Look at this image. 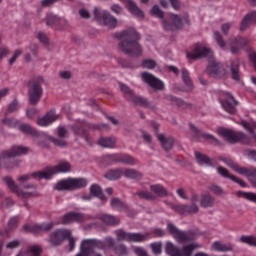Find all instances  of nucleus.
Here are the masks:
<instances>
[{
    "mask_svg": "<svg viewBox=\"0 0 256 256\" xmlns=\"http://www.w3.org/2000/svg\"><path fill=\"white\" fill-rule=\"evenodd\" d=\"M4 183H6L8 189L12 191V193H15L18 197H21L22 199H31V197H37L39 195V192H37V188L35 185L30 184L24 187V189H32V191L29 190H20L19 186L15 184L13 179L11 177L6 176L3 178Z\"/></svg>",
    "mask_w": 256,
    "mask_h": 256,
    "instance_id": "nucleus-7",
    "label": "nucleus"
},
{
    "mask_svg": "<svg viewBox=\"0 0 256 256\" xmlns=\"http://www.w3.org/2000/svg\"><path fill=\"white\" fill-rule=\"evenodd\" d=\"M133 251L137 256H147V250L143 247L136 246L133 248Z\"/></svg>",
    "mask_w": 256,
    "mask_h": 256,
    "instance_id": "nucleus-63",
    "label": "nucleus"
},
{
    "mask_svg": "<svg viewBox=\"0 0 256 256\" xmlns=\"http://www.w3.org/2000/svg\"><path fill=\"white\" fill-rule=\"evenodd\" d=\"M68 237H71V230L69 229H58L51 233L48 241L53 247H57L65 241Z\"/></svg>",
    "mask_w": 256,
    "mask_h": 256,
    "instance_id": "nucleus-13",
    "label": "nucleus"
},
{
    "mask_svg": "<svg viewBox=\"0 0 256 256\" xmlns=\"http://www.w3.org/2000/svg\"><path fill=\"white\" fill-rule=\"evenodd\" d=\"M156 137L165 151H171V149H173L175 143L173 137L165 136V134H156Z\"/></svg>",
    "mask_w": 256,
    "mask_h": 256,
    "instance_id": "nucleus-22",
    "label": "nucleus"
},
{
    "mask_svg": "<svg viewBox=\"0 0 256 256\" xmlns=\"http://www.w3.org/2000/svg\"><path fill=\"white\" fill-rule=\"evenodd\" d=\"M217 173L221 175V177H224V179H231V177H233V175H231L229 173V170H227L225 167L223 166H218L217 167Z\"/></svg>",
    "mask_w": 256,
    "mask_h": 256,
    "instance_id": "nucleus-48",
    "label": "nucleus"
},
{
    "mask_svg": "<svg viewBox=\"0 0 256 256\" xmlns=\"http://www.w3.org/2000/svg\"><path fill=\"white\" fill-rule=\"evenodd\" d=\"M174 211H176V213H180V215H185V213L195 215V213L199 212V206L195 204H192L190 206L176 205L174 206Z\"/></svg>",
    "mask_w": 256,
    "mask_h": 256,
    "instance_id": "nucleus-21",
    "label": "nucleus"
},
{
    "mask_svg": "<svg viewBox=\"0 0 256 256\" xmlns=\"http://www.w3.org/2000/svg\"><path fill=\"white\" fill-rule=\"evenodd\" d=\"M201 135L203 139H205V141H209V143H213L214 145L219 144V140H217V138H215V136H213L212 134L202 133Z\"/></svg>",
    "mask_w": 256,
    "mask_h": 256,
    "instance_id": "nucleus-55",
    "label": "nucleus"
},
{
    "mask_svg": "<svg viewBox=\"0 0 256 256\" xmlns=\"http://www.w3.org/2000/svg\"><path fill=\"white\" fill-rule=\"evenodd\" d=\"M9 159H11V153H9L8 151L2 152L0 154V167H3V165H7V161H9Z\"/></svg>",
    "mask_w": 256,
    "mask_h": 256,
    "instance_id": "nucleus-52",
    "label": "nucleus"
},
{
    "mask_svg": "<svg viewBox=\"0 0 256 256\" xmlns=\"http://www.w3.org/2000/svg\"><path fill=\"white\" fill-rule=\"evenodd\" d=\"M223 161L224 163H226V165H228V167H231V169H233L234 171H236V173H239V175H241L243 167H240L231 160L224 159Z\"/></svg>",
    "mask_w": 256,
    "mask_h": 256,
    "instance_id": "nucleus-50",
    "label": "nucleus"
},
{
    "mask_svg": "<svg viewBox=\"0 0 256 256\" xmlns=\"http://www.w3.org/2000/svg\"><path fill=\"white\" fill-rule=\"evenodd\" d=\"M111 205L114 209H118V211H122V209H125V205L122 203L121 200L117 198L111 200Z\"/></svg>",
    "mask_w": 256,
    "mask_h": 256,
    "instance_id": "nucleus-54",
    "label": "nucleus"
},
{
    "mask_svg": "<svg viewBox=\"0 0 256 256\" xmlns=\"http://www.w3.org/2000/svg\"><path fill=\"white\" fill-rule=\"evenodd\" d=\"M59 119V114L55 113V111H50L46 113L45 116L38 118L37 125L40 127H49L52 123H55L56 120Z\"/></svg>",
    "mask_w": 256,
    "mask_h": 256,
    "instance_id": "nucleus-19",
    "label": "nucleus"
},
{
    "mask_svg": "<svg viewBox=\"0 0 256 256\" xmlns=\"http://www.w3.org/2000/svg\"><path fill=\"white\" fill-rule=\"evenodd\" d=\"M9 153L10 157H18L19 155H27L28 149L23 146H14Z\"/></svg>",
    "mask_w": 256,
    "mask_h": 256,
    "instance_id": "nucleus-37",
    "label": "nucleus"
},
{
    "mask_svg": "<svg viewBox=\"0 0 256 256\" xmlns=\"http://www.w3.org/2000/svg\"><path fill=\"white\" fill-rule=\"evenodd\" d=\"M104 177L109 179V181H117V179H121V177H123V169L118 168L115 170H110L104 175Z\"/></svg>",
    "mask_w": 256,
    "mask_h": 256,
    "instance_id": "nucleus-30",
    "label": "nucleus"
},
{
    "mask_svg": "<svg viewBox=\"0 0 256 256\" xmlns=\"http://www.w3.org/2000/svg\"><path fill=\"white\" fill-rule=\"evenodd\" d=\"M90 193H91V195H94V197H98V199L105 201V196L103 195V190H101V187H99L98 185L93 184L90 187Z\"/></svg>",
    "mask_w": 256,
    "mask_h": 256,
    "instance_id": "nucleus-39",
    "label": "nucleus"
},
{
    "mask_svg": "<svg viewBox=\"0 0 256 256\" xmlns=\"http://www.w3.org/2000/svg\"><path fill=\"white\" fill-rule=\"evenodd\" d=\"M182 81L186 85V91H193V80L189 76V70L183 68L181 71Z\"/></svg>",
    "mask_w": 256,
    "mask_h": 256,
    "instance_id": "nucleus-28",
    "label": "nucleus"
},
{
    "mask_svg": "<svg viewBox=\"0 0 256 256\" xmlns=\"http://www.w3.org/2000/svg\"><path fill=\"white\" fill-rule=\"evenodd\" d=\"M213 39L218 47L222 49V51H227V49H230V53H232V55H237V53L241 51V48L245 47V45L249 43L246 39L241 37L231 38L227 42L223 38L221 32L217 30L213 32Z\"/></svg>",
    "mask_w": 256,
    "mask_h": 256,
    "instance_id": "nucleus-4",
    "label": "nucleus"
},
{
    "mask_svg": "<svg viewBox=\"0 0 256 256\" xmlns=\"http://www.w3.org/2000/svg\"><path fill=\"white\" fill-rule=\"evenodd\" d=\"M123 175L127 177V179H141V177H143L141 172L131 168L123 169Z\"/></svg>",
    "mask_w": 256,
    "mask_h": 256,
    "instance_id": "nucleus-33",
    "label": "nucleus"
},
{
    "mask_svg": "<svg viewBox=\"0 0 256 256\" xmlns=\"http://www.w3.org/2000/svg\"><path fill=\"white\" fill-rule=\"evenodd\" d=\"M37 39L40 43H43L44 45H49V38L47 37V35H45V33L38 32Z\"/></svg>",
    "mask_w": 256,
    "mask_h": 256,
    "instance_id": "nucleus-61",
    "label": "nucleus"
},
{
    "mask_svg": "<svg viewBox=\"0 0 256 256\" xmlns=\"http://www.w3.org/2000/svg\"><path fill=\"white\" fill-rule=\"evenodd\" d=\"M94 17L98 21L102 19L104 25L108 27V29H115V27H117V19L115 18V16L111 15V13H109V11L107 10L101 12V10L98 7H95Z\"/></svg>",
    "mask_w": 256,
    "mask_h": 256,
    "instance_id": "nucleus-12",
    "label": "nucleus"
},
{
    "mask_svg": "<svg viewBox=\"0 0 256 256\" xmlns=\"http://www.w3.org/2000/svg\"><path fill=\"white\" fill-rule=\"evenodd\" d=\"M150 189L157 197H167V190H165V188L159 184L150 186Z\"/></svg>",
    "mask_w": 256,
    "mask_h": 256,
    "instance_id": "nucleus-36",
    "label": "nucleus"
},
{
    "mask_svg": "<svg viewBox=\"0 0 256 256\" xmlns=\"http://www.w3.org/2000/svg\"><path fill=\"white\" fill-rule=\"evenodd\" d=\"M129 101H132V103H135L136 105H141L142 107H151V102L147 101L146 98L135 94L132 95V98Z\"/></svg>",
    "mask_w": 256,
    "mask_h": 256,
    "instance_id": "nucleus-35",
    "label": "nucleus"
},
{
    "mask_svg": "<svg viewBox=\"0 0 256 256\" xmlns=\"http://www.w3.org/2000/svg\"><path fill=\"white\" fill-rule=\"evenodd\" d=\"M189 23V15L185 14L184 17H181L179 14L171 13L168 18L162 20V28L164 31H181Z\"/></svg>",
    "mask_w": 256,
    "mask_h": 256,
    "instance_id": "nucleus-6",
    "label": "nucleus"
},
{
    "mask_svg": "<svg viewBox=\"0 0 256 256\" xmlns=\"http://www.w3.org/2000/svg\"><path fill=\"white\" fill-rule=\"evenodd\" d=\"M21 246V241L12 240L6 244V249H17Z\"/></svg>",
    "mask_w": 256,
    "mask_h": 256,
    "instance_id": "nucleus-62",
    "label": "nucleus"
},
{
    "mask_svg": "<svg viewBox=\"0 0 256 256\" xmlns=\"http://www.w3.org/2000/svg\"><path fill=\"white\" fill-rule=\"evenodd\" d=\"M29 101L32 105H37L41 95H43V88L38 82H32L28 89Z\"/></svg>",
    "mask_w": 256,
    "mask_h": 256,
    "instance_id": "nucleus-16",
    "label": "nucleus"
},
{
    "mask_svg": "<svg viewBox=\"0 0 256 256\" xmlns=\"http://www.w3.org/2000/svg\"><path fill=\"white\" fill-rule=\"evenodd\" d=\"M21 55H23V50L21 49L15 50L12 57L9 59V64L13 65V63H15V61H17V59H19Z\"/></svg>",
    "mask_w": 256,
    "mask_h": 256,
    "instance_id": "nucleus-57",
    "label": "nucleus"
},
{
    "mask_svg": "<svg viewBox=\"0 0 256 256\" xmlns=\"http://www.w3.org/2000/svg\"><path fill=\"white\" fill-rule=\"evenodd\" d=\"M83 221V214L70 212L63 216L62 218V225H71V223H79Z\"/></svg>",
    "mask_w": 256,
    "mask_h": 256,
    "instance_id": "nucleus-20",
    "label": "nucleus"
},
{
    "mask_svg": "<svg viewBox=\"0 0 256 256\" xmlns=\"http://www.w3.org/2000/svg\"><path fill=\"white\" fill-rule=\"evenodd\" d=\"M110 10L112 11V13H115V15H123V11H124L121 5L119 4H113L110 7Z\"/></svg>",
    "mask_w": 256,
    "mask_h": 256,
    "instance_id": "nucleus-60",
    "label": "nucleus"
},
{
    "mask_svg": "<svg viewBox=\"0 0 256 256\" xmlns=\"http://www.w3.org/2000/svg\"><path fill=\"white\" fill-rule=\"evenodd\" d=\"M87 187V180L85 178H67L60 180L55 184L56 191H75Z\"/></svg>",
    "mask_w": 256,
    "mask_h": 256,
    "instance_id": "nucleus-9",
    "label": "nucleus"
},
{
    "mask_svg": "<svg viewBox=\"0 0 256 256\" xmlns=\"http://www.w3.org/2000/svg\"><path fill=\"white\" fill-rule=\"evenodd\" d=\"M174 103L178 105L179 107H183V109H189L191 107V104L185 102L183 99L180 98H172Z\"/></svg>",
    "mask_w": 256,
    "mask_h": 256,
    "instance_id": "nucleus-56",
    "label": "nucleus"
},
{
    "mask_svg": "<svg viewBox=\"0 0 256 256\" xmlns=\"http://www.w3.org/2000/svg\"><path fill=\"white\" fill-rule=\"evenodd\" d=\"M150 13L151 15H154V17H158V19H163V17H165V13L161 10L159 5H154L150 10Z\"/></svg>",
    "mask_w": 256,
    "mask_h": 256,
    "instance_id": "nucleus-45",
    "label": "nucleus"
},
{
    "mask_svg": "<svg viewBox=\"0 0 256 256\" xmlns=\"http://www.w3.org/2000/svg\"><path fill=\"white\" fill-rule=\"evenodd\" d=\"M99 251H105V243L97 239H84L80 244V254L77 256H103V253Z\"/></svg>",
    "mask_w": 256,
    "mask_h": 256,
    "instance_id": "nucleus-5",
    "label": "nucleus"
},
{
    "mask_svg": "<svg viewBox=\"0 0 256 256\" xmlns=\"http://www.w3.org/2000/svg\"><path fill=\"white\" fill-rule=\"evenodd\" d=\"M142 80L145 81V83H147L155 91H161L165 87L163 81L159 80L157 77H154L151 73L143 72Z\"/></svg>",
    "mask_w": 256,
    "mask_h": 256,
    "instance_id": "nucleus-17",
    "label": "nucleus"
},
{
    "mask_svg": "<svg viewBox=\"0 0 256 256\" xmlns=\"http://www.w3.org/2000/svg\"><path fill=\"white\" fill-rule=\"evenodd\" d=\"M117 241H127L128 243H141L149 237V233L140 234V233H129L123 230H116L115 232Z\"/></svg>",
    "mask_w": 256,
    "mask_h": 256,
    "instance_id": "nucleus-11",
    "label": "nucleus"
},
{
    "mask_svg": "<svg viewBox=\"0 0 256 256\" xmlns=\"http://www.w3.org/2000/svg\"><path fill=\"white\" fill-rule=\"evenodd\" d=\"M19 129L20 131H22V133H25L26 135H32L33 137H45V139H47L48 141H52V143H54V145H57L58 147H67L66 141L55 139L45 132L39 134V132H37V130H35V128H33L29 124H22L19 126Z\"/></svg>",
    "mask_w": 256,
    "mask_h": 256,
    "instance_id": "nucleus-10",
    "label": "nucleus"
},
{
    "mask_svg": "<svg viewBox=\"0 0 256 256\" xmlns=\"http://www.w3.org/2000/svg\"><path fill=\"white\" fill-rule=\"evenodd\" d=\"M167 231L174 237V239H176V241H178V243H187V241H191L189 233L179 230V228L171 222L167 223Z\"/></svg>",
    "mask_w": 256,
    "mask_h": 256,
    "instance_id": "nucleus-15",
    "label": "nucleus"
},
{
    "mask_svg": "<svg viewBox=\"0 0 256 256\" xmlns=\"http://www.w3.org/2000/svg\"><path fill=\"white\" fill-rule=\"evenodd\" d=\"M55 226L53 222H45L42 224L24 225V231L30 233H45V231H51V228Z\"/></svg>",
    "mask_w": 256,
    "mask_h": 256,
    "instance_id": "nucleus-18",
    "label": "nucleus"
},
{
    "mask_svg": "<svg viewBox=\"0 0 256 256\" xmlns=\"http://www.w3.org/2000/svg\"><path fill=\"white\" fill-rule=\"evenodd\" d=\"M43 255V247L39 245H33L26 250L20 251L19 256H40Z\"/></svg>",
    "mask_w": 256,
    "mask_h": 256,
    "instance_id": "nucleus-23",
    "label": "nucleus"
},
{
    "mask_svg": "<svg viewBox=\"0 0 256 256\" xmlns=\"http://www.w3.org/2000/svg\"><path fill=\"white\" fill-rule=\"evenodd\" d=\"M71 171V164L69 162H60L58 165L53 167H47L46 169L35 172L32 174L34 179H51L53 175L58 173H69Z\"/></svg>",
    "mask_w": 256,
    "mask_h": 256,
    "instance_id": "nucleus-8",
    "label": "nucleus"
},
{
    "mask_svg": "<svg viewBox=\"0 0 256 256\" xmlns=\"http://www.w3.org/2000/svg\"><path fill=\"white\" fill-rule=\"evenodd\" d=\"M241 125L250 133L251 140H247V136L243 132H234L226 128H219L217 133L229 143H237V141H243V143H246L247 145H249V143H256V123L253 121H242Z\"/></svg>",
    "mask_w": 256,
    "mask_h": 256,
    "instance_id": "nucleus-3",
    "label": "nucleus"
},
{
    "mask_svg": "<svg viewBox=\"0 0 256 256\" xmlns=\"http://www.w3.org/2000/svg\"><path fill=\"white\" fill-rule=\"evenodd\" d=\"M195 157L196 163H198L200 167H213V162L207 157V155L201 152H195Z\"/></svg>",
    "mask_w": 256,
    "mask_h": 256,
    "instance_id": "nucleus-26",
    "label": "nucleus"
},
{
    "mask_svg": "<svg viewBox=\"0 0 256 256\" xmlns=\"http://www.w3.org/2000/svg\"><path fill=\"white\" fill-rule=\"evenodd\" d=\"M239 243L249 245L250 247H256V236L255 235H242L238 239Z\"/></svg>",
    "mask_w": 256,
    "mask_h": 256,
    "instance_id": "nucleus-32",
    "label": "nucleus"
},
{
    "mask_svg": "<svg viewBox=\"0 0 256 256\" xmlns=\"http://www.w3.org/2000/svg\"><path fill=\"white\" fill-rule=\"evenodd\" d=\"M165 251L169 256H181V250L171 241L166 242Z\"/></svg>",
    "mask_w": 256,
    "mask_h": 256,
    "instance_id": "nucleus-29",
    "label": "nucleus"
},
{
    "mask_svg": "<svg viewBox=\"0 0 256 256\" xmlns=\"http://www.w3.org/2000/svg\"><path fill=\"white\" fill-rule=\"evenodd\" d=\"M197 249V244L186 245L180 250V255L189 256Z\"/></svg>",
    "mask_w": 256,
    "mask_h": 256,
    "instance_id": "nucleus-42",
    "label": "nucleus"
},
{
    "mask_svg": "<svg viewBox=\"0 0 256 256\" xmlns=\"http://www.w3.org/2000/svg\"><path fill=\"white\" fill-rule=\"evenodd\" d=\"M120 90L121 92L124 94V97L130 101V99L135 95V93H133V90H131V88H129V86L120 83L119 84Z\"/></svg>",
    "mask_w": 256,
    "mask_h": 256,
    "instance_id": "nucleus-41",
    "label": "nucleus"
},
{
    "mask_svg": "<svg viewBox=\"0 0 256 256\" xmlns=\"http://www.w3.org/2000/svg\"><path fill=\"white\" fill-rule=\"evenodd\" d=\"M200 206L203 207V209L215 207V197L210 194H203L200 200Z\"/></svg>",
    "mask_w": 256,
    "mask_h": 256,
    "instance_id": "nucleus-27",
    "label": "nucleus"
},
{
    "mask_svg": "<svg viewBox=\"0 0 256 256\" xmlns=\"http://www.w3.org/2000/svg\"><path fill=\"white\" fill-rule=\"evenodd\" d=\"M115 143H117L115 138H100L98 140V145H100V147H105L108 149L115 147Z\"/></svg>",
    "mask_w": 256,
    "mask_h": 256,
    "instance_id": "nucleus-34",
    "label": "nucleus"
},
{
    "mask_svg": "<svg viewBox=\"0 0 256 256\" xmlns=\"http://www.w3.org/2000/svg\"><path fill=\"white\" fill-rule=\"evenodd\" d=\"M211 249H212V251H219L221 253H227L229 251H233L234 247H233V244H231V243L225 244L223 242L216 241V242L212 243Z\"/></svg>",
    "mask_w": 256,
    "mask_h": 256,
    "instance_id": "nucleus-25",
    "label": "nucleus"
},
{
    "mask_svg": "<svg viewBox=\"0 0 256 256\" xmlns=\"http://www.w3.org/2000/svg\"><path fill=\"white\" fill-rule=\"evenodd\" d=\"M150 248L152 249V253L154 255H161L163 253V243L162 242H155L150 244Z\"/></svg>",
    "mask_w": 256,
    "mask_h": 256,
    "instance_id": "nucleus-44",
    "label": "nucleus"
},
{
    "mask_svg": "<svg viewBox=\"0 0 256 256\" xmlns=\"http://www.w3.org/2000/svg\"><path fill=\"white\" fill-rule=\"evenodd\" d=\"M210 191H212V193H214V195H224L225 191H223V188H221V186L217 185V184H211L209 186Z\"/></svg>",
    "mask_w": 256,
    "mask_h": 256,
    "instance_id": "nucleus-49",
    "label": "nucleus"
},
{
    "mask_svg": "<svg viewBox=\"0 0 256 256\" xmlns=\"http://www.w3.org/2000/svg\"><path fill=\"white\" fill-rule=\"evenodd\" d=\"M220 103L226 113L233 114L237 111L235 109L237 107V101H235V98L229 92H223L220 95Z\"/></svg>",
    "mask_w": 256,
    "mask_h": 256,
    "instance_id": "nucleus-14",
    "label": "nucleus"
},
{
    "mask_svg": "<svg viewBox=\"0 0 256 256\" xmlns=\"http://www.w3.org/2000/svg\"><path fill=\"white\" fill-rule=\"evenodd\" d=\"M3 125H6L7 127H17V120L13 118H3L2 119Z\"/></svg>",
    "mask_w": 256,
    "mask_h": 256,
    "instance_id": "nucleus-58",
    "label": "nucleus"
},
{
    "mask_svg": "<svg viewBox=\"0 0 256 256\" xmlns=\"http://www.w3.org/2000/svg\"><path fill=\"white\" fill-rule=\"evenodd\" d=\"M78 15H80L82 19H91V12H89L87 8H80Z\"/></svg>",
    "mask_w": 256,
    "mask_h": 256,
    "instance_id": "nucleus-59",
    "label": "nucleus"
},
{
    "mask_svg": "<svg viewBox=\"0 0 256 256\" xmlns=\"http://www.w3.org/2000/svg\"><path fill=\"white\" fill-rule=\"evenodd\" d=\"M244 155H246V157L248 159H252V161H256V151L255 150H245Z\"/></svg>",
    "mask_w": 256,
    "mask_h": 256,
    "instance_id": "nucleus-64",
    "label": "nucleus"
},
{
    "mask_svg": "<svg viewBox=\"0 0 256 256\" xmlns=\"http://www.w3.org/2000/svg\"><path fill=\"white\" fill-rule=\"evenodd\" d=\"M240 175H244L251 181V179H256V168H245L242 167Z\"/></svg>",
    "mask_w": 256,
    "mask_h": 256,
    "instance_id": "nucleus-40",
    "label": "nucleus"
},
{
    "mask_svg": "<svg viewBox=\"0 0 256 256\" xmlns=\"http://www.w3.org/2000/svg\"><path fill=\"white\" fill-rule=\"evenodd\" d=\"M251 23H253L252 20H251V15H248V14H247V15L243 18V20H242V22H241L240 31H245L246 29H248V28H249V25H251Z\"/></svg>",
    "mask_w": 256,
    "mask_h": 256,
    "instance_id": "nucleus-46",
    "label": "nucleus"
},
{
    "mask_svg": "<svg viewBox=\"0 0 256 256\" xmlns=\"http://www.w3.org/2000/svg\"><path fill=\"white\" fill-rule=\"evenodd\" d=\"M116 38L120 39L119 49L125 55L130 57H141L143 55V47L139 44L141 35L135 29L129 28L128 30L116 33Z\"/></svg>",
    "mask_w": 256,
    "mask_h": 256,
    "instance_id": "nucleus-2",
    "label": "nucleus"
},
{
    "mask_svg": "<svg viewBox=\"0 0 256 256\" xmlns=\"http://www.w3.org/2000/svg\"><path fill=\"white\" fill-rule=\"evenodd\" d=\"M126 9L131 13L132 15H135L136 17H145V13L139 6H137V3H135L133 0H128L126 4Z\"/></svg>",
    "mask_w": 256,
    "mask_h": 256,
    "instance_id": "nucleus-24",
    "label": "nucleus"
},
{
    "mask_svg": "<svg viewBox=\"0 0 256 256\" xmlns=\"http://www.w3.org/2000/svg\"><path fill=\"white\" fill-rule=\"evenodd\" d=\"M115 161L124 163L125 165H136L137 160L130 155H117Z\"/></svg>",
    "mask_w": 256,
    "mask_h": 256,
    "instance_id": "nucleus-31",
    "label": "nucleus"
},
{
    "mask_svg": "<svg viewBox=\"0 0 256 256\" xmlns=\"http://www.w3.org/2000/svg\"><path fill=\"white\" fill-rule=\"evenodd\" d=\"M142 67H144V69H155L157 62L153 59H146L142 62Z\"/></svg>",
    "mask_w": 256,
    "mask_h": 256,
    "instance_id": "nucleus-51",
    "label": "nucleus"
},
{
    "mask_svg": "<svg viewBox=\"0 0 256 256\" xmlns=\"http://www.w3.org/2000/svg\"><path fill=\"white\" fill-rule=\"evenodd\" d=\"M186 57L188 59L194 60L206 57V59L210 61L207 67V73L210 75V77L221 79V77H225V75L228 73L225 66L215 60V54L213 53V50L207 46L196 45V47L191 52L186 54Z\"/></svg>",
    "mask_w": 256,
    "mask_h": 256,
    "instance_id": "nucleus-1",
    "label": "nucleus"
},
{
    "mask_svg": "<svg viewBox=\"0 0 256 256\" xmlns=\"http://www.w3.org/2000/svg\"><path fill=\"white\" fill-rule=\"evenodd\" d=\"M102 221L107 225H117L119 223L117 218L109 214L102 215Z\"/></svg>",
    "mask_w": 256,
    "mask_h": 256,
    "instance_id": "nucleus-43",
    "label": "nucleus"
},
{
    "mask_svg": "<svg viewBox=\"0 0 256 256\" xmlns=\"http://www.w3.org/2000/svg\"><path fill=\"white\" fill-rule=\"evenodd\" d=\"M136 195H138V197H140V199H148L150 201L155 199V196L153 194H151V192H149V191H139L136 193Z\"/></svg>",
    "mask_w": 256,
    "mask_h": 256,
    "instance_id": "nucleus-53",
    "label": "nucleus"
},
{
    "mask_svg": "<svg viewBox=\"0 0 256 256\" xmlns=\"http://www.w3.org/2000/svg\"><path fill=\"white\" fill-rule=\"evenodd\" d=\"M230 71L232 79H234V81H239V61L234 60L231 62Z\"/></svg>",
    "mask_w": 256,
    "mask_h": 256,
    "instance_id": "nucleus-38",
    "label": "nucleus"
},
{
    "mask_svg": "<svg viewBox=\"0 0 256 256\" xmlns=\"http://www.w3.org/2000/svg\"><path fill=\"white\" fill-rule=\"evenodd\" d=\"M240 197H243V199H247L248 201H251L252 203H256V193L240 192Z\"/></svg>",
    "mask_w": 256,
    "mask_h": 256,
    "instance_id": "nucleus-47",
    "label": "nucleus"
}]
</instances>
